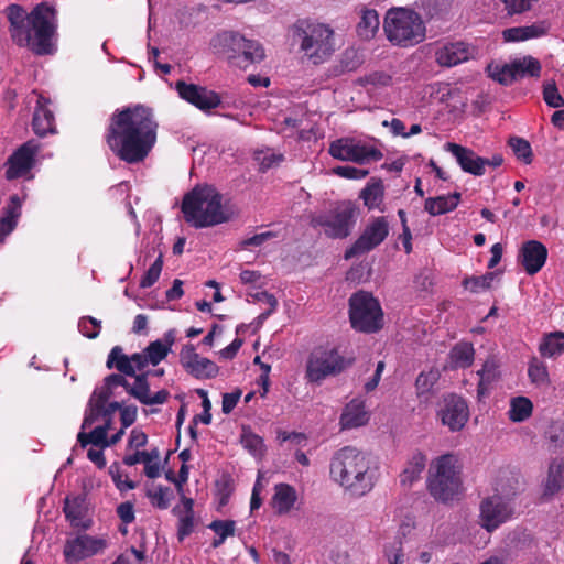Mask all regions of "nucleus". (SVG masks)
<instances>
[{
  "mask_svg": "<svg viewBox=\"0 0 564 564\" xmlns=\"http://www.w3.org/2000/svg\"><path fill=\"white\" fill-rule=\"evenodd\" d=\"M158 122L143 106L113 113L106 134L110 150L127 163L143 161L156 142Z\"/></svg>",
  "mask_w": 564,
  "mask_h": 564,
  "instance_id": "obj_1",
  "label": "nucleus"
},
{
  "mask_svg": "<svg viewBox=\"0 0 564 564\" xmlns=\"http://www.w3.org/2000/svg\"><path fill=\"white\" fill-rule=\"evenodd\" d=\"M3 14L9 23L10 39L20 47H28L37 55L52 52L54 9L46 3L36 6L30 13L20 4L6 7Z\"/></svg>",
  "mask_w": 564,
  "mask_h": 564,
  "instance_id": "obj_2",
  "label": "nucleus"
},
{
  "mask_svg": "<svg viewBox=\"0 0 564 564\" xmlns=\"http://www.w3.org/2000/svg\"><path fill=\"white\" fill-rule=\"evenodd\" d=\"M330 477L355 496H364L375 486L376 468L370 457L356 447L337 451L329 466Z\"/></svg>",
  "mask_w": 564,
  "mask_h": 564,
  "instance_id": "obj_3",
  "label": "nucleus"
},
{
  "mask_svg": "<svg viewBox=\"0 0 564 564\" xmlns=\"http://www.w3.org/2000/svg\"><path fill=\"white\" fill-rule=\"evenodd\" d=\"M292 43L313 65H321L330 59L336 52L335 30L327 23L311 18L297 19L290 28Z\"/></svg>",
  "mask_w": 564,
  "mask_h": 564,
  "instance_id": "obj_4",
  "label": "nucleus"
},
{
  "mask_svg": "<svg viewBox=\"0 0 564 564\" xmlns=\"http://www.w3.org/2000/svg\"><path fill=\"white\" fill-rule=\"evenodd\" d=\"M185 220L195 228L212 227L229 219L221 205V195L212 186H196L182 202Z\"/></svg>",
  "mask_w": 564,
  "mask_h": 564,
  "instance_id": "obj_5",
  "label": "nucleus"
},
{
  "mask_svg": "<svg viewBox=\"0 0 564 564\" xmlns=\"http://www.w3.org/2000/svg\"><path fill=\"white\" fill-rule=\"evenodd\" d=\"M382 28L387 40L399 47H412L426 37L422 17L410 8H390L384 14Z\"/></svg>",
  "mask_w": 564,
  "mask_h": 564,
  "instance_id": "obj_6",
  "label": "nucleus"
},
{
  "mask_svg": "<svg viewBox=\"0 0 564 564\" xmlns=\"http://www.w3.org/2000/svg\"><path fill=\"white\" fill-rule=\"evenodd\" d=\"M210 46L221 53L227 62L240 69H247L265 58L263 45L240 32L223 31L210 40Z\"/></svg>",
  "mask_w": 564,
  "mask_h": 564,
  "instance_id": "obj_7",
  "label": "nucleus"
},
{
  "mask_svg": "<svg viewBox=\"0 0 564 564\" xmlns=\"http://www.w3.org/2000/svg\"><path fill=\"white\" fill-rule=\"evenodd\" d=\"M462 466L455 454L447 453L432 460L427 474V489L440 501L454 499L460 491Z\"/></svg>",
  "mask_w": 564,
  "mask_h": 564,
  "instance_id": "obj_8",
  "label": "nucleus"
},
{
  "mask_svg": "<svg viewBox=\"0 0 564 564\" xmlns=\"http://www.w3.org/2000/svg\"><path fill=\"white\" fill-rule=\"evenodd\" d=\"M349 318L351 326L362 333H376L382 328L383 313L379 302L364 291L349 299Z\"/></svg>",
  "mask_w": 564,
  "mask_h": 564,
  "instance_id": "obj_9",
  "label": "nucleus"
},
{
  "mask_svg": "<svg viewBox=\"0 0 564 564\" xmlns=\"http://www.w3.org/2000/svg\"><path fill=\"white\" fill-rule=\"evenodd\" d=\"M356 212L352 203L344 202L328 212L314 215L311 224L314 227H322L325 235L330 238H345L355 225Z\"/></svg>",
  "mask_w": 564,
  "mask_h": 564,
  "instance_id": "obj_10",
  "label": "nucleus"
},
{
  "mask_svg": "<svg viewBox=\"0 0 564 564\" xmlns=\"http://www.w3.org/2000/svg\"><path fill=\"white\" fill-rule=\"evenodd\" d=\"M328 153L337 160L365 164L382 159L377 148L351 138H340L329 144Z\"/></svg>",
  "mask_w": 564,
  "mask_h": 564,
  "instance_id": "obj_11",
  "label": "nucleus"
},
{
  "mask_svg": "<svg viewBox=\"0 0 564 564\" xmlns=\"http://www.w3.org/2000/svg\"><path fill=\"white\" fill-rule=\"evenodd\" d=\"M389 232V221L384 216L371 217L355 243L346 250L345 259L368 253L381 245Z\"/></svg>",
  "mask_w": 564,
  "mask_h": 564,
  "instance_id": "obj_12",
  "label": "nucleus"
},
{
  "mask_svg": "<svg viewBox=\"0 0 564 564\" xmlns=\"http://www.w3.org/2000/svg\"><path fill=\"white\" fill-rule=\"evenodd\" d=\"M346 366L336 349H316L308 358L306 377L312 382H321L328 376L341 372Z\"/></svg>",
  "mask_w": 564,
  "mask_h": 564,
  "instance_id": "obj_13",
  "label": "nucleus"
},
{
  "mask_svg": "<svg viewBox=\"0 0 564 564\" xmlns=\"http://www.w3.org/2000/svg\"><path fill=\"white\" fill-rule=\"evenodd\" d=\"M436 415L451 432H459L469 420V409L463 398L449 394L440 403Z\"/></svg>",
  "mask_w": 564,
  "mask_h": 564,
  "instance_id": "obj_14",
  "label": "nucleus"
},
{
  "mask_svg": "<svg viewBox=\"0 0 564 564\" xmlns=\"http://www.w3.org/2000/svg\"><path fill=\"white\" fill-rule=\"evenodd\" d=\"M479 523L488 532L508 521L513 513L510 500L499 495L490 496L480 503Z\"/></svg>",
  "mask_w": 564,
  "mask_h": 564,
  "instance_id": "obj_15",
  "label": "nucleus"
},
{
  "mask_svg": "<svg viewBox=\"0 0 564 564\" xmlns=\"http://www.w3.org/2000/svg\"><path fill=\"white\" fill-rule=\"evenodd\" d=\"M477 54L475 46L463 42H440L435 45V62L442 67H453L474 58Z\"/></svg>",
  "mask_w": 564,
  "mask_h": 564,
  "instance_id": "obj_16",
  "label": "nucleus"
},
{
  "mask_svg": "<svg viewBox=\"0 0 564 564\" xmlns=\"http://www.w3.org/2000/svg\"><path fill=\"white\" fill-rule=\"evenodd\" d=\"M40 148V143L35 140H29L23 143L8 159L6 177L8 180H14L25 176L34 166Z\"/></svg>",
  "mask_w": 564,
  "mask_h": 564,
  "instance_id": "obj_17",
  "label": "nucleus"
},
{
  "mask_svg": "<svg viewBox=\"0 0 564 564\" xmlns=\"http://www.w3.org/2000/svg\"><path fill=\"white\" fill-rule=\"evenodd\" d=\"M183 368L198 379L214 378L218 373L217 365L208 358L199 356L193 345H185L180 352Z\"/></svg>",
  "mask_w": 564,
  "mask_h": 564,
  "instance_id": "obj_18",
  "label": "nucleus"
},
{
  "mask_svg": "<svg viewBox=\"0 0 564 564\" xmlns=\"http://www.w3.org/2000/svg\"><path fill=\"white\" fill-rule=\"evenodd\" d=\"M176 90L181 98L202 110L216 108L220 102L217 94L194 84L177 82Z\"/></svg>",
  "mask_w": 564,
  "mask_h": 564,
  "instance_id": "obj_19",
  "label": "nucleus"
},
{
  "mask_svg": "<svg viewBox=\"0 0 564 564\" xmlns=\"http://www.w3.org/2000/svg\"><path fill=\"white\" fill-rule=\"evenodd\" d=\"M446 151L455 156L457 163L464 172L480 176L486 172L485 158L477 155L473 150L456 143H446Z\"/></svg>",
  "mask_w": 564,
  "mask_h": 564,
  "instance_id": "obj_20",
  "label": "nucleus"
},
{
  "mask_svg": "<svg viewBox=\"0 0 564 564\" xmlns=\"http://www.w3.org/2000/svg\"><path fill=\"white\" fill-rule=\"evenodd\" d=\"M547 258L546 247L538 240H529L520 250V262L529 275L538 273L545 264Z\"/></svg>",
  "mask_w": 564,
  "mask_h": 564,
  "instance_id": "obj_21",
  "label": "nucleus"
},
{
  "mask_svg": "<svg viewBox=\"0 0 564 564\" xmlns=\"http://www.w3.org/2000/svg\"><path fill=\"white\" fill-rule=\"evenodd\" d=\"M107 547V540L88 534L73 539V561L84 560L101 553Z\"/></svg>",
  "mask_w": 564,
  "mask_h": 564,
  "instance_id": "obj_22",
  "label": "nucleus"
},
{
  "mask_svg": "<svg viewBox=\"0 0 564 564\" xmlns=\"http://www.w3.org/2000/svg\"><path fill=\"white\" fill-rule=\"evenodd\" d=\"M115 391L116 389L108 386L105 380L102 386L94 391L89 400V410L83 422V429L90 427L100 417V409L104 408L111 397L116 395Z\"/></svg>",
  "mask_w": 564,
  "mask_h": 564,
  "instance_id": "obj_23",
  "label": "nucleus"
},
{
  "mask_svg": "<svg viewBox=\"0 0 564 564\" xmlns=\"http://www.w3.org/2000/svg\"><path fill=\"white\" fill-rule=\"evenodd\" d=\"M47 105L48 100L46 98L37 97L32 126L35 134L40 137L55 132L54 115Z\"/></svg>",
  "mask_w": 564,
  "mask_h": 564,
  "instance_id": "obj_24",
  "label": "nucleus"
},
{
  "mask_svg": "<svg viewBox=\"0 0 564 564\" xmlns=\"http://www.w3.org/2000/svg\"><path fill=\"white\" fill-rule=\"evenodd\" d=\"M549 25L545 22L533 23L524 26H513L503 30L502 37L506 42H520L545 35Z\"/></svg>",
  "mask_w": 564,
  "mask_h": 564,
  "instance_id": "obj_25",
  "label": "nucleus"
},
{
  "mask_svg": "<svg viewBox=\"0 0 564 564\" xmlns=\"http://www.w3.org/2000/svg\"><path fill=\"white\" fill-rule=\"evenodd\" d=\"M368 420L369 415L365 409V402L354 399L346 405L340 416V424L343 429H354L365 425Z\"/></svg>",
  "mask_w": 564,
  "mask_h": 564,
  "instance_id": "obj_26",
  "label": "nucleus"
},
{
  "mask_svg": "<svg viewBox=\"0 0 564 564\" xmlns=\"http://www.w3.org/2000/svg\"><path fill=\"white\" fill-rule=\"evenodd\" d=\"M175 341V330H167L162 339L154 340L144 349V354L149 364L156 366L171 351Z\"/></svg>",
  "mask_w": 564,
  "mask_h": 564,
  "instance_id": "obj_27",
  "label": "nucleus"
},
{
  "mask_svg": "<svg viewBox=\"0 0 564 564\" xmlns=\"http://www.w3.org/2000/svg\"><path fill=\"white\" fill-rule=\"evenodd\" d=\"M297 500L296 490L288 484H278L272 497V508L278 514H285L291 511Z\"/></svg>",
  "mask_w": 564,
  "mask_h": 564,
  "instance_id": "obj_28",
  "label": "nucleus"
},
{
  "mask_svg": "<svg viewBox=\"0 0 564 564\" xmlns=\"http://www.w3.org/2000/svg\"><path fill=\"white\" fill-rule=\"evenodd\" d=\"M22 202L18 195L10 197L9 204L4 208V215L0 218V243L13 231L18 218L21 216Z\"/></svg>",
  "mask_w": 564,
  "mask_h": 564,
  "instance_id": "obj_29",
  "label": "nucleus"
},
{
  "mask_svg": "<svg viewBox=\"0 0 564 564\" xmlns=\"http://www.w3.org/2000/svg\"><path fill=\"white\" fill-rule=\"evenodd\" d=\"M108 429V423H104L95 427H93V425L88 429L82 427V431L77 435V442L79 444L80 449L85 451L88 447V445L107 447Z\"/></svg>",
  "mask_w": 564,
  "mask_h": 564,
  "instance_id": "obj_30",
  "label": "nucleus"
},
{
  "mask_svg": "<svg viewBox=\"0 0 564 564\" xmlns=\"http://www.w3.org/2000/svg\"><path fill=\"white\" fill-rule=\"evenodd\" d=\"M359 198L362 199L364 205L369 209H379L383 212L384 187L380 180L372 181L361 189Z\"/></svg>",
  "mask_w": 564,
  "mask_h": 564,
  "instance_id": "obj_31",
  "label": "nucleus"
},
{
  "mask_svg": "<svg viewBox=\"0 0 564 564\" xmlns=\"http://www.w3.org/2000/svg\"><path fill=\"white\" fill-rule=\"evenodd\" d=\"M564 488V464L552 462L549 466L546 480L543 488V497L549 499Z\"/></svg>",
  "mask_w": 564,
  "mask_h": 564,
  "instance_id": "obj_32",
  "label": "nucleus"
},
{
  "mask_svg": "<svg viewBox=\"0 0 564 564\" xmlns=\"http://www.w3.org/2000/svg\"><path fill=\"white\" fill-rule=\"evenodd\" d=\"M182 508L175 507L174 512L178 514V538L183 540L194 529V501L192 498L182 497Z\"/></svg>",
  "mask_w": 564,
  "mask_h": 564,
  "instance_id": "obj_33",
  "label": "nucleus"
},
{
  "mask_svg": "<svg viewBox=\"0 0 564 564\" xmlns=\"http://www.w3.org/2000/svg\"><path fill=\"white\" fill-rule=\"evenodd\" d=\"M426 462L427 458L423 453H414L400 475V482L403 486H411L420 479L421 474L426 467Z\"/></svg>",
  "mask_w": 564,
  "mask_h": 564,
  "instance_id": "obj_34",
  "label": "nucleus"
},
{
  "mask_svg": "<svg viewBox=\"0 0 564 564\" xmlns=\"http://www.w3.org/2000/svg\"><path fill=\"white\" fill-rule=\"evenodd\" d=\"M380 26L379 14L375 9L364 8L360 11V21L357 25L358 35L364 40L372 39Z\"/></svg>",
  "mask_w": 564,
  "mask_h": 564,
  "instance_id": "obj_35",
  "label": "nucleus"
},
{
  "mask_svg": "<svg viewBox=\"0 0 564 564\" xmlns=\"http://www.w3.org/2000/svg\"><path fill=\"white\" fill-rule=\"evenodd\" d=\"M460 199L459 193H453L447 196L430 197L425 200V210L432 216L442 215L454 210Z\"/></svg>",
  "mask_w": 564,
  "mask_h": 564,
  "instance_id": "obj_36",
  "label": "nucleus"
},
{
  "mask_svg": "<svg viewBox=\"0 0 564 564\" xmlns=\"http://www.w3.org/2000/svg\"><path fill=\"white\" fill-rule=\"evenodd\" d=\"M475 358V349L470 343H457L449 352V364L452 368H468Z\"/></svg>",
  "mask_w": 564,
  "mask_h": 564,
  "instance_id": "obj_37",
  "label": "nucleus"
},
{
  "mask_svg": "<svg viewBox=\"0 0 564 564\" xmlns=\"http://www.w3.org/2000/svg\"><path fill=\"white\" fill-rule=\"evenodd\" d=\"M511 63L512 70L517 80L527 76L539 77L541 74V64L536 58L532 56H523L512 61Z\"/></svg>",
  "mask_w": 564,
  "mask_h": 564,
  "instance_id": "obj_38",
  "label": "nucleus"
},
{
  "mask_svg": "<svg viewBox=\"0 0 564 564\" xmlns=\"http://www.w3.org/2000/svg\"><path fill=\"white\" fill-rule=\"evenodd\" d=\"M106 366L108 369L116 368L119 372L126 376H134V369L131 367V360L126 354H123V349L120 346H115L110 350Z\"/></svg>",
  "mask_w": 564,
  "mask_h": 564,
  "instance_id": "obj_39",
  "label": "nucleus"
},
{
  "mask_svg": "<svg viewBox=\"0 0 564 564\" xmlns=\"http://www.w3.org/2000/svg\"><path fill=\"white\" fill-rule=\"evenodd\" d=\"M539 350L543 357L552 358L564 351V333L555 332L546 335Z\"/></svg>",
  "mask_w": 564,
  "mask_h": 564,
  "instance_id": "obj_40",
  "label": "nucleus"
},
{
  "mask_svg": "<svg viewBox=\"0 0 564 564\" xmlns=\"http://www.w3.org/2000/svg\"><path fill=\"white\" fill-rule=\"evenodd\" d=\"M240 443L252 456L262 457L264 455L265 446L262 437L253 433L250 427H242Z\"/></svg>",
  "mask_w": 564,
  "mask_h": 564,
  "instance_id": "obj_41",
  "label": "nucleus"
},
{
  "mask_svg": "<svg viewBox=\"0 0 564 564\" xmlns=\"http://www.w3.org/2000/svg\"><path fill=\"white\" fill-rule=\"evenodd\" d=\"M532 402L525 397L513 398L510 403L509 419L512 422H523L532 414Z\"/></svg>",
  "mask_w": 564,
  "mask_h": 564,
  "instance_id": "obj_42",
  "label": "nucleus"
},
{
  "mask_svg": "<svg viewBox=\"0 0 564 564\" xmlns=\"http://www.w3.org/2000/svg\"><path fill=\"white\" fill-rule=\"evenodd\" d=\"M479 376L478 394H485L490 384L499 377L498 365L495 360L488 359L477 372Z\"/></svg>",
  "mask_w": 564,
  "mask_h": 564,
  "instance_id": "obj_43",
  "label": "nucleus"
},
{
  "mask_svg": "<svg viewBox=\"0 0 564 564\" xmlns=\"http://www.w3.org/2000/svg\"><path fill=\"white\" fill-rule=\"evenodd\" d=\"M209 529H212L218 536L212 543L213 547L217 549L228 536H232L235 534L236 522L232 520H215L209 524Z\"/></svg>",
  "mask_w": 564,
  "mask_h": 564,
  "instance_id": "obj_44",
  "label": "nucleus"
},
{
  "mask_svg": "<svg viewBox=\"0 0 564 564\" xmlns=\"http://www.w3.org/2000/svg\"><path fill=\"white\" fill-rule=\"evenodd\" d=\"M440 372L435 369H431L426 372H421L415 381L417 394L420 397L427 395L433 391L434 386L438 381Z\"/></svg>",
  "mask_w": 564,
  "mask_h": 564,
  "instance_id": "obj_45",
  "label": "nucleus"
},
{
  "mask_svg": "<svg viewBox=\"0 0 564 564\" xmlns=\"http://www.w3.org/2000/svg\"><path fill=\"white\" fill-rule=\"evenodd\" d=\"M488 72L492 79L506 86L517 80L512 70V63L503 65H489Z\"/></svg>",
  "mask_w": 564,
  "mask_h": 564,
  "instance_id": "obj_46",
  "label": "nucleus"
},
{
  "mask_svg": "<svg viewBox=\"0 0 564 564\" xmlns=\"http://www.w3.org/2000/svg\"><path fill=\"white\" fill-rule=\"evenodd\" d=\"M147 497L150 499L152 506L159 509H167L173 495L170 488L160 486L155 489H149Z\"/></svg>",
  "mask_w": 564,
  "mask_h": 564,
  "instance_id": "obj_47",
  "label": "nucleus"
},
{
  "mask_svg": "<svg viewBox=\"0 0 564 564\" xmlns=\"http://www.w3.org/2000/svg\"><path fill=\"white\" fill-rule=\"evenodd\" d=\"M133 384L129 386L128 393L145 404L150 395V386L145 375L134 376Z\"/></svg>",
  "mask_w": 564,
  "mask_h": 564,
  "instance_id": "obj_48",
  "label": "nucleus"
},
{
  "mask_svg": "<svg viewBox=\"0 0 564 564\" xmlns=\"http://www.w3.org/2000/svg\"><path fill=\"white\" fill-rule=\"evenodd\" d=\"M496 272H489L481 276H471L464 280V286L474 293L487 290L491 286V282L496 278Z\"/></svg>",
  "mask_w": 564,
  "mask_h": 564,
  "instance_id": "obj_49",
  "label": "nucleus"
},
{
  "mask_svg": "<svg viewBox=\"0 0 564 564\" xmlns=\"http://www.w3.org/2000/svg\"><path fill=\"white\" fill-rule=\"evenodd\" d=\"M254 160L260 164L261 169L268 170L279 165L283 161V155L272 150H259L254 152Z\"/></svg>",
  "mask_w": 564,
  "mask_h": 564,
  "instance_id": "obj_50",
  "label": "nucleus"
},
{
  "mask_svg": "<svg viewBox=\"0 0 564 564\" xmlns=\"http://www.w3.org/2000/svg\"><path fill=\"white\" fill-rule=\"evenodd\" d=\"M509 144L518 159L525 163H530L532 161L531 145L527 140L513 137L509 140Z\"/></svg>",
  "mask_w": 564,
  "mask_h": 564,
  "instance_id": "obj_51",
  "label": "nucleus"
},
{
  "mask_svg": "<svg viewBox=\"0 0 564 564\" xmlns=\"http://www.w3.org/2000/svg\"><path fill=\"white\" fill-rule=\"evenodd\" d=\"M543 99L547 106L560 108L564 106V99L560 95L555 82L545 83L543 87Z\"/></svg>",
  "mask_w": 564,
  "mask_h": 564,
  "instance_id": "obj_52",
  "label": "nucleus"
},
{
  "mask_svg": "<svg viewBox=\"0 0 564 564\" xmlns=\"http://www.w3.org/2000/svg\"><path fill=\"white\" fill-rule=\"evenodd\" d=\"M101 328V322L87 316L83 317L78 322V330L87 338H96L99 335Z\"/></svg>",
  "mask_w": 564,
  "mask_h": 564,
  "instance_id": "obj_53",
  "label": "nucleus"
},
{
  "mask_svg": "<svg viewBox=\"0 0 564 564\" xmlns=\"http://www.w3.org/2000/svg\"><path fill=\"white\" fill-rule=\"evenodd\" d=\"M162 267L163 260L162 254H160L141 279L140 286L143 289L152 286L159 280L162 272Z\"/></svg>",
  "mask_w": 564,
  "mask_h": 564,
  "instance_id": "obj_54",
  "label": "nucleus"
},
{
  "mask_svg": "<svg viewBox=\"0 0 564 564\" xmlns=\"http://www.w3.org/2000/svg\"><path fill=\"white\" fill-rule=\"evenodd\" d=\"M528 375L532 382L544 384L549 382L547 368L543 362L533 359L528 369Z\"/></svg>",
  "mask_w": 564,
  "mask_h": 564,
  "instance_id": "obj_55",
  "label": "nucleus"
},
{
  "mask_svg": "<svg viewBox=\"0 0 564 564\" xmlns=\"http://www.w3.org/2000/svg\"><path fill=\"white\" fill-rule=\"evenodd\" d=\"M539 0H501L508 15L520 14L529 11Z\"/></svg>",
  "mask_w": 564,
  "mask_h": 564,
  "instance_id": "obj_56",
  "label": "nucleus"
},
{
  "mask_svg": "<svg viewBox=\"0 0 564 564\" xmlns=\"http://www.w3.org/2000/svg\"><path fill=\"white\" fill-rule=\"evenodd\" d=\"M387 564H404L405 554L400 541H395L384 550Z\"/></svg>",
  "mask_w": 564,
  "mask_h": 564,
  "instance_id": "obj_57",
  "label": "nucleus"
},
{
  "mask_svg": "<svg viewBox=\"0 0 564 564\" xmlns=\"http://www.w3.org/2000/svg\"><path fill=\"white\" fill-rule=\"evenodd\" d=\"M109 475L111 476L112 481L115 482L116 487L120 491L130 490L135 488V484L126 478L123 479L120 470V466L118 463H113L109 467Z\"/></svg>",
  "mask_w": 564,
  "mask_h": 564,
  "instance_id": "obj_58",
  "label": "nucleus"
},
{
  "mask_svg": "<svg viewBox=\"0 0 564 564\" xmlns=\"http://www.w3.org/2000/svg\"><path fill=\"white\" fill-rule=\"evenodd\" d=\"M334 174L348 178V180H361L368 175V171L364 169H357L354 166H337L333 170Z\"/></svg>",
  "mask_w": 564,
  "mask_h": 564,
  "instance_id": "obj_59",
  "label": "nucleus"
},
{
  "mask_svg": "<svg viewBox=\"0 0 564 564\" xmlns=\"http://www.w3.org/2000/svg\"><path fill=\"white\" fill-rule=\"evenodd\" d=\"M106 447L88 445L86 448L87 458L94 463L99 469H102L106 466V458L104 455V449Z\"/></svg>",
  "mask_w": 564,
  "mask_h": 564,
  "instance_id": "obj_60",
  "label": "nucleus"
},
{
  "mask_svg": "<svg viewBox=\"0 0 564 564\" xmlns=\"http://www.w3.org/2000/svg\"><path fill=\"white\" fill-rule=\"evenodd\" d=\"M275 237H276V234L273 231H265V232L257 234L250 238L242 240L240 242V247L243 249H247L248 247H251V246L258 247Z\"/></svg>",
  "mask_w": 564,
  "mask_h": 564,
  "instance_id": "obj_61",
  "label": "nucleus"
},
{
  "mask_svg": "<svg viewBox=\"0 0 564 564\" xmlns=\"http://www.w3.org/2000/svg\"><path fill=\"white\" fill-rule=\"evenodd\" d=\"M117 514L123 523H132L135 519L133 503L130 501L120 503L117 507Z\"/></svg>",
  "mask_w": 564,
  "mask_h": 564,
  "instance_id": "obj_62",
  "label": "nucleus"
},
{
  "mask_svg": "<svg viewBox=\"0 0 564 564\" xmlns=\"http://www.w3.org/2000/svg\"><path fill=\"white\" fill-rule=\"evenodd\" d=\"M240 397H241L240 390H236L230 393H225L223 395L221 411L225 414H229L236 408Z\"/></svg>",
  "mask_w": 564,
  "mask_h": 564,
  "instance_id": "obj_63",
  "label": "nucleus"
},
{
  "mask_svg": "<svg viewBox=\"0 0 564 564\" xmlns=\"http://www.w3.org/2000/svg\"><path fill=\"white\" fill-rule=\"evenodd\" d=\"M160 453L158 449H153L152 457L144 465V474L149 478H156L160 476V464H159Z\"/></svg>",
  "mask_w": 564,
  "mask_h": 564,
  "instance_id": "obj_64",
  "label": "nucleus"
}]
</instances>
